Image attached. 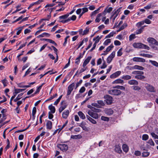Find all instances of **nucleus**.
I'll list each match as a JSON object with an SVG mask.
<instances>
[{
  "label": "nucleus",
  "mask_w": 158,
  "mask_h": 158,
  "mask_svg": "<svg viewBox=\"0 0 158 158\" xmlns=\"http://www.w3.org/2000/svg\"><path fill=\"white\" fill-rule=\"evenodd\" d=\"M132 45L133 47L135 48H143L144 49H146L148 50H149L150 49V48L149 47L140 43H134Z\"/></svg>",
  "instance_id": "f257e3e1"
},
{
  "label": "nucleus",
  "mask_w": 158,
  "mask_h": 158,
  "mask_svg": "<svg viewBox=\"0 0 158 158\" xmlns=\"http://www.w3.org/2000/svg\"><path fill=\"white\" fill-rule=\"evenodd\" d=\"M109 94L114 95H118L121 94V91L118 89H112L108 91Z\"/></svg>",
  "instance_id": "f03ea898"
},
{
  "label": "nucleus",
  "mask_w": 158,
  "mask_h": 158,
  "mask_svg": "<svg viewBox=\"0 0 158 158\" xmlns=\"http://www.w3.org/2000/svg\"><path fill=\"white\" fill-rule=\"evenodd\" d=\"M147 41L150 43V45H158V42L157 41L153 38L149 37L147 39Z\"/></svg>",
  "instance_id": "7ed1b4c3"
},
{
  "label": "nucleus",
  "mask_w": 158,
  "mask_h": 158,
  "mask_svg": "<svg viewBox=\"0 0 158 158\" xmlns=\"http://www.w3.org/2000/svg\"><path fill=\"white\" fill-rule=\"evenodd\" d=\"M104 98L105 99V101L107 104H110L112 103V98L111 96L106 95L105 96Z\"/></svg>",
  "instance_id": "20e7f679"
},
{
  "label": "nucleus",
  "mask_w": 158,
  "mask_h": 158,
  "mask_svg": "<svg viewBox=\"0 0 158 158\" xmlns=\"http://www.w3.org/2000/svg\"><path fill=\"white\" fill-rule=\"evenodd\" d=\"M115 54V51L113 52L108 57L107 59V62L108 63L110 64L113 58L114 57Z\"/></svg>",
  "instance_id": "39448f33"
},
{
  "label": "nucleus",
  "mask_w": 158,
  "mask_h": 158,
  "mask_svg": "<svg viewBox=\"0 0 158 158\" xmlns=\"http://www.w3.org/2000/svg\"><path fill=\"white\" fill-rule=\"evenodd\" d=\"M74 86L75 84L74 83H72L69 85L68 87V89L67 94V95H69L71 94L72 91L73 89Z\"/></svg>",
  "instance_id": "423d86ee"
},
{
  "label": "nucleus",
  "mask_w": 158,
  "mask_h": 158,
  "mask_svg": "<svg viewBox=\"0 0 158 158\" xmlns=\"http://www.w3.org/2000/svg\"><path fill=\"white\" fill-rule=\"evenodd\" d=\"M132 60L136 62H141L144 63L145 62V59L140 57H134L132 59Z\"/></svg>",
  "instance_id": "0eeeda50"
},
{
  "label": "nucleus",
  "mask_w": 158,
  "mask_h": 158,
  "mask_svg": "<svg viewBox=\"0 0 158 158\" xmlns=\"http://www.w3.org/2000/svg\"><path fill=\"white\" fill-rule=\"evenodd\" d=\"M147 89L151 92H155L156 90L152 86L147 84L146 86Z\"/></svg>",
  "instance_id": "6e6552de"
},
{
  "label": "nucleus",
  "mask_w": 158,
  "mask_h": 158,
  "mask_svg": "<svg viewBox=\"0 0 158 158\" xmlns=\"http://www.w3.org/2000/svg\"><path fill=\"white\" fill-rule=\"evenodd\" d=\"M121 73L120 71H118L113 74H111L110 76V77L112 78H115L118 76Z\"/></svg>",
  "instance_id": "1a4fd4ad"
},
{
  "label": "nucleus",
  "mask_w": 158,
  "mask_h": 158,
  "mask_svg": "<svg viewBox=\"0 0 158 158\" xmlns=\"http://www.w3.org/2000/svg\"><path fill=\"white\" fill-rule=\"evenodd\" d=\"M69 114V111L68 110H65L62 114V117L63 118L66 119L68 117Z\"/></svg>",
  "instance_id": "9d476101"
},
{
  "label": "nucleus",
  "mask_w": 158,
  "mask_h": 158,
  "mask_svg": "<svg viewBox=\"0 0 158 158\" xmlns=\"http://www.w3.org/2000/svg\"><path fill=\"white\" fill-rule=\"evenodd\" d=\"M46 126L47 129L51 130L52 128V122L50 121L47 120V121Z\"/></svg>",
  "instance_id": "9b49d317"
},
{
  "label": "nucleus",
  "mask_w": 158,
  "mask_h": 158,
  "mask_svg": "<svg viewBox=\"0 0 158 158\" xmlns=\"http://www.w3.org/2000/svg\"><path fill=\"white\" fill-rule=\"evenodd\" d=\"M91 58V56H88L86 58V59L83 62V67H85L86 65L89 62Z\"/></svg>",
  "instance_id": "f8f14e48"
},
{
  "label": "nucleus",
  "mask_w": 158,
  "mask_h": 158,
  "mask_svg": "<svg viewBox=\"0 0 158 158\" xmlns=\"http://www.w3.org/2000/svg\"><path fill=\"white\" fill-rule=\"evenodd\" d=\"M128 83L130 85H137L138 84V81L135 80H131L129 81Z\"/></svg>",
  "instance_id": "ddd939ff"
},
{
  "label": "nucleus",
  "mask_w": 158,
  "mask_h": 158,
  "mask_svg": "<svg viewBox=\"0 0 158 158\" xmlns=\"http://www.w3.org/2000/svg\"><path fill=\"white\" fill-rule=\"evenodd\" d=\"M105 112L108 115H111L113 113V110L110 108L106 109L105 110Z\"/></svg>",
  "instance_id": "4468645a"
},
{
  "label": "nucleus",
  "mask_w": 158,
  "mask_h": 158,
  "mask_svg": "<svg viewBox=\"0 0 158 158\" xmlns=\"http://www.w3.org/2000/svg\"><path fill=\"white\" fill-rule=\"evenodd\" d=\"M144 69V68L143 67L138 65H135L131 67L132 69H136L141 70H143Z\"/></svg>",
  "instance_id": "2eb2a0df"
},
{
  "label": "nucleus",
  "mask_w": 158,
  "mask_h": 158,
  "mask_svg": "<svg viewBox=\"0 0 158 158\" xmlns=\"http://www.w3.org/2000/svg\"><path fill=\"white\" fill-rule=\"evenodd\" d=\"M132 73L133 74L136 75H143L144 72L143 71H135L132 72Z\"/></svg>",
  "instance_id": "dca6fc26"
},
{
  "label": "nucleus",
  "mask_w": 158,
  "mask_h": 158,
  "mask_svg": "<svg viewBox=\"0 0 158 158\" xmlns=\"http://www.w3.org/2000/svg\"><path fill=\"white\" fill-rule=\"evenodd\" d=\"M124 83V81L123 80L118 79L114 81L113 82V84H123Z\"/></svg>",
  "instance_id": "f3484780"
},
{
  "label": "nucleus",
  "mask_w": 158,
  "mask_h": 158,
  "mask_svg": "<svg viewBox=\"0 0 158 158\" xmlns=\"http://www.w3.org/2000/svg\"><path fill=\"white\" fill-rule=\"evenodd\" d=\"M112 8L110 7L106 8L103 11V14L106 15L107 13H110L112 10Z\"/></svg>",
  "instance_id": "a211bd4d"
},
{
  "label": "nucleus",
  "mask_w": 158,
  "mask_h": 158,
  "mask_svg": "<svg viewBox=\"0 0 158 158\" xmlns=\"http://www.w3.org/2000/svg\"><path fill=\"white\" fill-rule=\"evenodd\" d=\"M121 8H118L117 10H115L114 12L113 11V15H112V16L110 17V19H111V18H112V17L113 16H114V15H118L120 10Z\"/></svg>",
  "instance_id": "6ab92c4d"
},
{
  "label": "nucleus",
  "mask_w": 158,
  "mask_h": 158,
  "mask_svg": "<svg viewBox=\"0 0 158 158\" xmlns=\"http://www.w3.org/2000/svg\"><path fill=\"white\" fill-rule=\"evenodd\" d=\"M48 108L51 111V113H54L55 112V107L52 105H50L48 106Z\"/></svg>",
  "instance_id": "aec40b11"
},
{
  "label": "nucleus",
  "mask_w": 158,
  "mask_h": 158,
  "mask_svg": "<svg viewBox=\"0 0 158 158\" xmlns=\"http://www.w3.org/2000/svg\"><path fill=\"white\" fill-rule=\"evenodd\" d=\"M78 114L80 118L81 119H84L85 118V115L82 112L79 111L78 112Z\"/></svg>",
  "instance_id": "412c9836"
},
{
  "label": "nucleus",
  "mask_w": 158,
  "mask_h": 158,
  "mask_svg": "<svg viewBox=\"0 0 158 158\" xmlns=\"http://www.w3.org/2000/svg\"><path fill=\"white\" fill-rule=\"evenodd\" d=\"M89 108L92 111L96 113H99L101 111V110L100 109L95 108L92 106H91V107Z\"/></svg>",
  "instance_id": "4be33fe9"
},
{
  "label": "nucleus",
  "mask_w": 158,
  "mask_h": 158,
  "mask_svg": "<svg viewBox=\"0 0 158 158\" xmlns=\"http://www.w3.org/2000/svg\"><path fill=\"white\" fill-rule=\"evenodd\" d=\"M135 78L137 79L142 80L144 79L145 77L143 76V75H135Z\"/></svg>",
  "instance_id": "5701e85b"
},
{
  "label": "nucleus",
  "mask_w": 158,
  "mask_h": 158,
  "mask_svg": "<svg viewBox=\"0 0 158 158\" xmlns=\"http://www.w3.org/2000/svg\"><path fill=\"white\" fill-rule=\"evenodd\" d=\"M102 38V36L99 37V35L97 36L96 37L94 38L93 39V40L95 41V42L94 43L96 44H97L99 40Z\"/></svg>",
  "instance_id": "b1692460"
},
{
  "label": "nucleus",
  "mask_w": 158,
  "mask_h": 158,
  "mask_svg": "<svg viewBox=\"0 0 158 158\" xmlns=\"http://www.w3.org/2000/svg\"><path fill=\"white\" fill-rule=\"evenodd\" d=\"M149 62L154 66H155L156 67H158V63L156 61L154 60H149Z\"/></svg>",
  "instance_id": "393cba45"
},
{
  "label": "nucleus",
  "mask_w": 158,
  "mask_h": 158,
  "mask_svg": "<svg viewBox=\"0 0 158 158\" xmlns=\"http://www.w3.org/2000/svg\"><path fill=\"white\" fill-rule=\"evenodd\" d=\"M142 154L143 157H146L149 155L150 153L145 150H144V151L142 152Z\"/></svg>",
  "instance_id": "a878e982"
},
{
  "label": "nucleus",
  "mask_w": 158,
  "mask_h": 158,
  "mask_svg": "<svg viewBox=\"0 0 158 158\" xmlns=\"http://www.w3.org/2000/svg\"><path fill=\"white\" fill-rule=\"evenodd\" d=\"M43 40L45 41H47L48 42H49L50 43L54 44L56 46L57 45V44L54 41L52 40L45 39H44Z\"/></svg>",
  "instance_id": "bb28decb"
},
{
  "label": "nucleus",
  "mask_w": 158,
  "mask_h": 158,
  "mask_svg": "<svg viewBox=\"0 0 158 158\" xmlns=\"http://www.w3.org/2000/svg\"><path fill=\"white\" fill-rule=\"evenodd\" d=\"M43 84H42V85H41L40 86H39V87H37L36 91L34 93L33 95H32V96H33L34 95H35V94H37L40 92V90Z\"/></svg>",
  "instance_id": "cd10ccee"
},
{
  "label": "nucleus",
  "mask_w": 158,
  "mask_h": 158,
  "mask_svg": "<svg viewBox=\"0 0 158 158\" xmlns=\"http://www.w3.org/2000/svg\"><path fill=\"white\" fill-rule=\"evenodd\" d=\"M140 56H143V57H145L147 58H152L153 56H152L149 54H146L144 53H141L139 55Z\"/></svg>",
  "instance_id": "c85d7f7f"
},
{
  "label": "nucleus",
  "mask_w": 158,
  "mask_h": 158,
  "mask_svg": "<svg viewBox=\"0 0 158 158\" xmlns=\"http://www.w3.org/2000/svg\"><path fill=\"white\" fill-rule=\"evenodd\" d=\"M67 105L66 103L64 101H62L60 103V106L65 109L67 107Z\"/></svg>",
  "instance_id": "c756f323"
},
{
  "label": "nucleus",
  "mask_w": 158,
  "mask_h": 158,
  "mask_svg": "<svg viewBox=\"0 0 158 158\" xmlns=\"http://www.w3.org/2000/svg\"><path fill=\"white\" fill-rule=\"evenodd\" d=\"M131 78V76L128 75L123 76L122 77V79L125 80H129Z\"/></svg>",
  "instance_id": "7c9ffc66"
},
{
  "label": "nucleus",
  "mask_w": 158,
  "mask_h": 158,
  "mask_svg": "<svg viewBox=\"0 0 158 158\" xmlns=\"http://www.w3.org/2000/svg\"><path fill=\"white\" fill-rule=\"evenodd\" d=\"M23 28H24V27L22 26V27H19L17 29L18 30L16 33V34L17 35H19L21 31Z\"/></svg>",
  "instance_id": "2f4dec72"
},
{
  "label": "nucleus",
  "mask_w": 158,
  "mask_h": 158,
  "mask_svg": "<svg viewBox=\"0 0 158 158\" xmlns=\"http://www.w3.org/2000/svg\"><path fill=\"white\" fill-rule=\"evenodd\" d=\"M69 16V14H67L60 16L59 17V19L60 20H61L62 19H65L67 18Z\"/></svg>",
  "instance_id": "473e14b6"
},
{
  "label": "nucleus",
  "mask_w": 158,
  "mask_h": 158,
  "mask_svg": "<svg viewBox=\"0 0 158 158\" xmlns=\"http://www.w3.org/2000/svg\"><path fill=\"white\" fill-rule=\"evenodd\" d=\"M36 108L35 107H34L33 108L32 111V115L33 116V117L34 118L35 117V114L36 113Z\"/></svg>",
  "instance_id": "72a5a7b5"
},
{
  "label": "nucleus",
  "mask_w": 158,
  "mask_h": 158,
  "mask_svg": "<svg viewBox=\"0 0 158 158\" xmlns=\"http://www.w3.org/2000/svg\"><path fill=\"white\" fill-rule=\"evenodd\" d=\"M45 36H50V35L47 33H44L39 35L38 36H37V37H44Z\"/></svg>",
  "instance_id": "f704fd0d"
},
{
  "label": "nucleus",
  "mask_w": 158,
  "mask_h": 158,
  "mask_svg": "<svg viewBox=\"0 0 158 158\" xmlns=\"http://www.w3.org/2000/svg\"><path fill=\"white\" fill-rule=\"evenodd\" d=\"M114 47V46L113 45H110V46H108L106 49V51L105 52H107L110 51V50H111V49L113 48Z\"/></svg>",
  "instance_id": "c9c22d12"
},
{
  "label": "nucleus",
  "mask_w": 158,
  "mask_h": 158,
  "mask_svg": "<svg viewBox=\"0 0 158 158\" xmlns=\"http://www.w3.org/2000/svg\"><path fill=\"white\" fill-rule=\"evenodd\" d=\"M62 97V95H61L54 102V105H57L59 102H60V100L61 98Z\"/></svg>",
  "instance_id": "e433bc0d"
},
{
  "label": "nucleus",
  "mask_w": 158,
  "mask_h": 158,
  "mask_svg": "<svg viewBox=\"0 0 158 158\" xmlns=\"http://www.w3.org/2000/svg\"><path fill=\"white\" fill-rule=\"evenodd\" d=\"M86 68L87 67H83V68L81 69L80 70H78L77 72V73H78L79 74H80L85 71L86 70Z\"/></svg>",
  "instance_id": "4c0bfd02"
},
{
  "label": "nucleus",
  "mask_w": 158,
  "mask_h": 158,
  "mask_svg": "<svg viewBox=\"0 0 158 158\" xmlns=\"http://www.w3.org/2000/svg\"><path fill=\"white\" fill-rule=\"evenodd\" d=\"M123 48H121L117 52V56H121L123 54L122 50Z\"/></svg>",
  "instance_id": "58836bf2"
},
{
  "label": "nucleus",
  "mask_w": 158,
  "mask_h": 158,
  "mask_svg": "<svg viewBox=\"0 0 158 158\" xmlns=\"http://www.w3.org/2000/svg\"><path fill=\"white\" fill-rule=\"evenodd\" d=\"M97 102L98 105L101 106V107L102 106L105 105L104 103L102 100H98Z\"/></svg>",
  "instance_id": "ea45409f"
},
{
  "label": "nucleus",
  "mask_w": 158,
  "mask_h": 158,
  "mask_svg": "<svg viewBox=\"0 0 158 158\" xmlns=\"http://www.w3.org/2000/svg\"><path fill=\"white\" fill-rule=\"evenodd\" d=\"M143 27H142L141 28L137 30L136 32V34H140L143 31Z\"/></svg>",
  "instance_id": "a19ab883"
},
{
  "label": "nucleus",
  "mask_w": 158,
  "mask_h": 158,
  "mask_svg": "<svg viewBox=\"0 0 158 158\" xmlns=\"http://www.w3.org/2000/svg\"><path fill=\"white\" fill-rule=\"evenodd\" d=\"M92 117L94 119H97L99 118V116L98 114L94 113Z\"/></svg>",
  "instance_id": "79ce46f5"
},
{
  "label": "nucleus",
  "mask_w": 158,
  "mask_h": 158,
  "mask_svg": "<svg viewBox=\"0 0 158 158\" xmlns=\"http://www.w3.org/2000/svg\"><path fill=\"white\" fill-rule=\"evenodd\" d=\"M135 35L134 34H132L129 37V40L130 41H131L133 39H135Z\"/></svg>",
  "instance_id": "37998d69"
},
{
  "label": "nucleus",
  "mask_w": 158,
  "mask_h": 158,
  "mask_svg": "<svg viewBox=\"0 0 158 158\" xmlns=\"http://www.w3.org/2000/svg\"><path fill=\"white\" fill-rule=\"evenodd\" d=\"M14 92L15 93V94H17L19 93L22 92L21 89H15Z\"/></svg>",
  "instance_id": "c03bdc74"
},
{
  "label": "nucleus",
  "mask_w": 158,
  "mask_h": 158,
  "mask_svg": "<svg viewBox=\"0 0 158 158\" xmlns=\"http://www.w3.org/2000/svg\"><path fill=\"white\" fill-rule=\"evenodd\" d=\"M148 138V136L147 134L143 135L142 136V139L144 140H147Z\"/></svg>",
  "instance_id": "a18cd8bd"
},
{
  "label": "nucleus",
  "mask_w": 158,
  "mask_h": 158,
  "mask_svg": "<svg viewBox=\"0 0 158 158\" xmlns=\"http://www.w3.org/2000/svg\"><path fill=\"white\" fill-rule=\"evenodd\" d=\"M114 34L115 33L114 32H112L110 33V34H109L108 35H107L106 36V38H110L111 37L113 36Z\"/></svg>",
  "instance_id": "49530a36"
},
{
  "label": "nucleus",
  "mask_w": 158,
  "mask_h": 158,
  "mask_svg": "<svg viewBox=\"0 0 158 158\" xmlns=\"http://www.w3.org/2000/svg\"><path fill=\"white\" fill-rule=\"evenodd\" d=\"M101 119L102 120L106 121H108L109 120V118L106 117H104V116H102L101 118Z\"/></svg>",
  "instance_id": "de8ad7c7"
},
{
  "label": "nucleus",
  "mask_w": 158,
  "mask_h": 158,
  "mask_svg": "<svg viewBox=\"0 0 158 158\" xmlns=\"http://www.w3.org/2000/svg\"><path fill=\"white\" fill-rule=\"evenodd\" d=\"M101 6L99 7L98 9L95 10L92 13V15H95L97 13H98V11L100 10Z\"/></svg>",
  "instance_id": "09e8293b"
},
{
  "label": "nucleus",
  "mask_w": 158,
  "mask_h": 158,
  "mask_svg": "<svg viewBox=\"0 0 158 158\" xmlns=\"http://www.w3.org/2000/svg\"><path fill=\"white\" fill-rule=\"evenodd\" d=\"M151 134L152 137L154 138L155 139H158V136L154 133L152 132L151 133Z\"/></svg>",
  "instance_id": "8fccbe9b"
},
{
  "label": "nucleus",
  "mask_w": 158,
  "mask_h": 158,
  "mask_svg": "<svg viewBox=\"0 0 158 158\" xmlns=\"http://www.w3.org/2000/svg\"><path fill=\"white\" fill-rule=\"evenodd\" d=\"M82 80H81L78 82H77L76 85V87L75 88V89H76L79 86V85L82 83Z\"/></svg>",
  "instance_id": "3c124183"
},
{
  "label": "nucleus",
  "mask_w": 158,
  "mask_h": 158,
  "mask_svg": "<svg viewBox=\"0 0 158 158\" xmlns=\"http://www.w3.org/2000/svg\"><path fill=\"white\" fill-rule=\"evenodd\" d=\"M111 42L110 40V39H108L106 40L105 42L104 43V44L105 45H107L108 44L110 43Z\"/></svg>",
  "instance_id": "603ef678"
},
{
  "label": "nucleus",
  "mask_w": 158,
  "mask_h": 158,
  "mask_svg": "<svg viewBox=\"0 0 158 158\" xmlns=\"http://www.w3.org/2000/svg\"><path fill=\"white\" fill-rule=\"evenodd\" d=\"M92 105L93 106L96 107L97 108H100L101 106L100 105H99L98 103H93L92 104Z\"/></svg>",
  "instance_id": "864d4df0"
},
{
  "label": "nucleus",
  "mask_w": 158,
  "mask_h": 158,
  "mask_svg": "<svg viewBox=\"0 0 158 158\" xmlns=\"http://www.w3.org/2000/svg\"><path fill=\"white\" fill-rule=\"evenodd\" d=\"M85 90V88L84 86L82 87L79 91V92L80 93H82L84 92Z\"/></svg>",
  "instance_id": "5fc2aeb1"
},
{
  "label": "nucleus",
  "mask_w": 158,
  "mask_h": 158,
  "mask_svg": "<svg viewBox=\"0 0 158 158\" xmlns=\"http://www.w3.org/2000/svg\"><path fill=\"white\" fill-rule=\"evenodd\" d=\"M2 82L4 87H6L7 86V81L6 79H4L2 80Z\"/></svg>",
  "instance_id": "6e6d98bb"
},
{
  "label": "nucleus",
  "mask_w": 158,
  "mask_h": 158,
  "mask_svg": "<svg viewBox=\"0 0 158 158\" xmlns=\"http://www.w3.org/2000/svg\"><path fill=\"white\" fill-rule=\"evenodd\" d=\"M89 29L86 28L83 31L82 35H84L87 34L89 32Z\"/></svg>",
  "instance_id": "4d7b16f0"
},
{
  "label": "nucleus",
  "mask_w": 158,
  "mask_h": 158,
  "mask_svg": "<svg viewBox=\"0 0 158 158\" xmlns=\"http://www.w3.org/2000/svg\"><path fill=\"white\" fill-rule=\"evenodd\" d=\"M114 151L117 153H118L120 154H121L122 152V150H121V149H114Z\"/></svg>",
  "instance_id": "13d9d810"
},
{
  "label": "nucleus",
  "mask_w": 158,
  "mask_h": 158,
  "mask_svg": "<svg viewBox=\"0 0 158 158\" xmlns=\"http://www.w3.org/2000/svg\"><path fill=\"white\" fill-rule=\"evenodd\" d=\"M57 94H55L54 95L52 96H51L50 98H48L47 100H46L47 101L51 100L53 99L54 98L57 96Z\"/></svg>",
  "instance_id": "bf43d9fd"
},
{
  "label": "nucleus",
  "mask_w": 158,
  "mask_h": 158,
  "mask_svg": "<svg viewBox=\"0 0 158 158\" xmlns=\"http://www.w3.org/2000/svg\"><path fill=\"white\" fill-rule=\"evenodd\" d=\"M158 45H152V47L154 50L158 51Z\"/></svg>",
  "instance_id": "052dcab7"
},
{
  "label": "nucleus",
  "mask_w": 158,
  "mask_h": 158,
  "mask_svg": "<svg viewBox=\"0 0 158 158\" xmlns=\"http://www.w3.org/2000/svg\"><path fill=\"white\" fill-rule=\"evenodd\" d=\"M148 143L151 145H154V143L152 139H150L148 141Z\"/></svg>",
  "instance_id": "680f3d73"
},
{
  "label": "nucleus",
  "mask_w": 158,
  "mask_h": 158,
  "mask_svg": "<svg viewBox=\"0 0 158 158\" xmlns=\"http://www.w3.org/2000/svg\"><path fill=\"white\" fill-rule=\"evenodd\" d=\"M7 144L6 147V148H8L11 147L10 145V142L8 139H7Z\"/></svg>",
  "instance_id": "e2e57ef3"
},
{
  "label": "nucleus",
  "mask_w": 158,
  "mask_h": 158,
  "mask_svg": "<svg viewBox=\"0 0 158 158\" xmlns=\"http://www.w3.org/2000/svg\"><path fill=\"white\" fill-rule=\"evenodd\" d=\"M114 44L115 45H120L121 44V43L119 41L116 40L114 41Z\"/></svg>",
  "instance_id": "0e129e2a"
},
{
  "label": "nucleus",
  "mask_w": 158,
  "mask_h": 158,
  "mask_svg": "<svg viewBox=\"0 0 158 158\" xmlns=\"http://www.w3.org/2000/svg\"><path fill=\"white\" fill-rule=\"evenodd\" d=\"M135 154L136 156H139L141 155V153L139 151H136L135 152Z\"/></svg>",
  "instance_id": "69168bd1"
},
{
  "label": "nucleus",
  "mask_w": 158,
  "mask_h": 158,
  "mask_svg": "<svg viewBox=\"0 0 158 158\" xmlns=\"http://www.w3.org/2000/svg\"><path fill=\"white\" fill-rule=\"evenodd\" d=\"M144 21L145 23L148 24H150L151 23V21L148 19H146Z\"/></svg>",
  "instance_id": "338daca9"
},
{
  "label": "nucleus",
  "mask_w": 158,
  "mask_h": 158,
  "mask_svg": "<svg viewBox=\"0 0 158 158\" xmlns=\"http://www.w3.org/2000/svg\"><path fill=\"white\" fill-rule=\"evenodd\" d=\"M92 123L94 124H96L97 123L96 121L94 120V119L92 118L90 119L89 120Z\"/></svg>",
  "instance_id": "774afa93"
}]
</instances>
